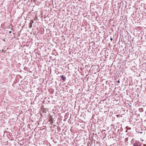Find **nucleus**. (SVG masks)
Segmentation results:
<instances>
[{"label": "nucleus", "mask_w": 146, "mask_h": 146, "mask_svg": "<svg viewBox=\"0 0 146 146\" xmlns=\"http://www.w3.org/2000/svg\"><path fill=\"white\" fill-rule=\"evenodd\" d=\"M11 33V31H10L9 32V33Z\"/></svg>", "instance_id": "nucleus-6"}, {"label": "nucleus", "mask_w": 146, "mask_h": 146, "mask_svg": "<svg viewBox=\"0 0 146 146\" xmlns=\"http://www.w3.org/2000/svg\"><path fill=\"white\" fill-rule=\"evenodd\" d=\"M133 139H132V141H133Z\"/></svg>", "instance_id": "nucleus-8"}, {"label": "nucleus", "mask_w": 146, "mask_h": 146, "mask_svg": "<svg viewBox=\"0 0 146 146\" xmlns=\"http://www.w3.org/2000/svg\"><path fill=\"white\" fill-rule=\"evenodd\" d=\"M134 146H141V144L140 142L138 141H136L133 144Z\"/></svg>", "instance_id": "nucleus-1"}, {"label": "nucleus", "mask_w": 146, "mask_h": 146, "mask_svg": "<svg viewBox=\"0 0 146 146\" xmlns=\"http://www.w3.org/2000/svg\"><path fill=\"white\" fill-rule=\"evenodd\" d=\"M120 81H119V80L117 81V82L118 83H120Z\"/></svg>", "instance_id": "nucleus-3"}, {"label": "nucleus", "mask_w": 146, "mask_h": 146, "mask_svg": "<svg viewBox=\"0 0 146 146\" xmlns=\"http://www.w3.org/2000/svg\"><path fill=\"white\" fill-rule=\"evenodd\" d=\"M60 77L62 78V80L64 81H65L66 79L65 76H64L63 75H62L60 76Z\"/></svg>", "instance_id": "nucleus-2"}, {"label": "nucleus", "mask_w": 146, "mask_h": 146, "mask_svg": "<svg viewBox=\"0 0 146 146\" xmlns=\"http://www.w3.org/2000/svg\"><path fill=\"white\" fill-rule=\"evenodd\" d=\"M3 40L5 41V40H4V39Z\"/></svg>", "instance_id": "nucleus-9"}, {"label": "nucleus", "mask_w": 146, "mask_h": 146, "mask_svg": "<svg viewBox=\"0 0 146 146\" xmlns=\"http://www.w3.org/2000/svg\"><path fill=\"white\" fill-rule=\"evenodd\" d=\"M110 40L111 41H112L113 40V39L111 38H110Z\"/></svg>", "instance_id": "nucleus-4"}, {"label": "nucleus", "mask_w": 146, "mask_h": 146, "mask_svg": "<svg viewBox=\"0 0 146 146\" xmlns=\"http://www.w3.org/2000/svg\"><path fill=\"white\" fill-rule=\"evenodd\" d=\"M39 123H38V125H39Z\"/></svg>", "instance_id": "nucleus-7"}, {"label": "nucleus", "mask_w": 146, "mask_h": 146, "mask_svg": "<svg viewBox=\"0 0 146 146\" xmlns=\"http://www.w3.org/2000/svg\"><path fill=\"white\" fill-rule=\"evenodd\" d=\"M143 146H146V144H145L143 145Z\"/></svg>", "instance_id": "nucleus-5"}, {"label": "nucleus", "mask_w": 146, "mask_h": 146, "mask_svg": "<svg viewBox=\"0 0 146 146\" xmlns=\"http://www.w3.org/2000/svg\"><path fill=\"white\" fill-rule=\"evenodd\" d=\"M141 141H143V140L142 139V140H141Z\"/></svg>", "instance_id": "nucleus-10"}]
</instances>
